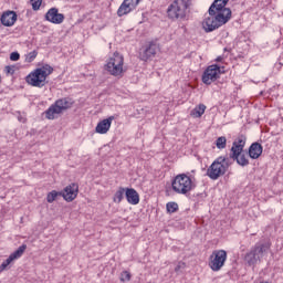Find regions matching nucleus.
I'll return each mask as SVG.
<instances>
[{
  "mask_svg": "<svg viewBox=\"0 0 283 283\" xmlns=\"http://www.w3.org/2000/svg\"><path fill=\"white\" fill-rule=\"evenodd\" d=\"M227 3L229 0H214L209 10L208 14L203 22L202 28L205 32H213L218 30V28H222V25H227L229 21H231L232 11L227 8Z\"/></svg>",
  "mask_w": 283,
  "mask_h": 283,
  "instance_id": "f257e3e1",
  "label": "nucleus"
},
{
  "mask_svg": "<svg viewBox=\"0 0 283 283\" xmlns=\"http://www.w3.org/2000/svg\"><path fill=\"white\" fill-rule=\"evenodd\" d=\"M192 1L193 0H174L167 9L168 18L172 21H185L187 14L191 12V6H193Z\"/></svg>",
  "mask_w": 283,
  "mask_h": 283,
  "instance_id": "f03ea898",
  "label": "nucleus"
},
{
  "mask_svg": "<svg viewBox=\"0 0 283 283\" xmlns=\"http://www.w3.org/2000/svg\"><path fill=\"white\" fill-rule=\"evenodd\" d=\"M172 191L180 196H189L196 189V182L190 172L179 174L171 181Z\"/></svg>",
  "mask_w": 283,
  "mask_h": 283,
  "instance_id": "7ed1b4c3",
  "label": "nucleus"
},
{
  "mask_svg": "<svg viewBox=\"0 0 283 283\" xmlns=\"http://www.w3.org/2000/svg\"><path fill=\"white\" fill-rule=\"evenodd\" d=\"M231 167V159L229 157L220 156L209 166L207 169V176L210 180H218V178L224 176Z\"/></svg>",
  "mask_w": 283,
  "mask_h": 283,
  "instance_id": "20e7f679",
  "label": "nucleus"
},
{
  "mask_svg": "<svg viewBox=\"0 0 283 283\" xmlns=\"http://www.w3.org/2000/svg\"><path fill=\"white\" fill-rule=\"evenodd\" d=\"M54 72V69L50 64H45L42 67L36 69L34 72L27 76V83L32 87H43L46 78Z\"/></svg>",
  "mask_w": 283,
  "mask_h": 283,
  "instance_id": "39448f33",
  "label": "nucleus"
},
{
  "mask_svg": "<svg viewBox=\"0 0 283 283\" xmlns=\"http://www.w3.org/2000/svg\"><path fill=\"white\" fill-rule=\"evenodd\" d=\"M271 245L269 243H255L254 247L244 255V262L248 266H255L258 262L264 258L265 253H269Z\"/></svg>",
  "mask_w": 283,
  "mask_h": 283,
  "instance_id": "423d86ee",
  "label": "nucleus"
},
{
  "mask_svg": "<svg viewBox=\"0 0 283 283\" xmlns=\"http://www.w3.org/2000/svg\"><path fill=\"white\" fill-rule=\"evenodd\" d=\"M72 105H74V101L72 98H60L49 107V109L45 112V116L49 120H54L56 118L55 114H62L65 112V109H70Z\"/></svg>",
  "mask_w": 283,
  "mask_h": 283,
  "instance_id": "0eeeda50",
  "label": "nucleus"
},
{
  "mask_svg": "<svg viewBox=\"0 0 283 283\" xmlns=\"http://www.w3.org/2000/svg\"><path fill=\"white\" fill-rule=\"evenodd\" d=\"M125 64V59L118 52H115L112 57H109L107 64L105 65L106 72L111 73L112 76H123L125 70L123 65Z\"/></svg>",
  "mask_w": 283,
  "mask_h": 283,
  "instance_id": "6e6552de",
  "label": "nucleus"
},
{
  "mask_svg": "<svg viewBox=\"0 0 283 283\" xmlns=\"http://www.w3.org/2000/svg\"><path fill=\"white\" fill-rule=\"evenodd\" d=\"M227 262V251L214 250L209 258V266L211 271H220L224 263Z\"/></svg>",
  "mask_w": 283,
  "mask_h": 283,
  "instance_id": "1a4fd4ad",
  "label": "nucleus"
},
{
  "mask_svg": "<svg viewBox=\"0 0 283 283\" xmlns=\"http://www.w3.org/2000/svg\"><path fill=\"white\" fill-rule=\"evenodd\" d=\"M221 72L222 69L218 64H212L208 66L202 74V83H205V85H211V83H216V81L220 78Z\"/></svg>",
  "mask_w": 283,
  "mask_h": 283,
  "instance_id": "9d476101",
  "label": "nucleus"
},
{
  "mask_svg": "<svg viewBox=\"0 0 283 283\" xmlns=\"http://www.w3.org/2000/svg\"><path fill=\"white\" fill-rule=\"evenodd\" d=\"M25 249H28V245L22 244L13 253H11L9 258L1 263L0 273H2V271H6V269H8V266H10L12 262H14V260H19V258H21L23 253H25Z\"/></svg>",
  "mask_w": 283,
  "mask_h": 283,
  "instance_id": "9b49d317",
  "label": "nucleus"
},
{
  "mask_svg": "<svg viewBox=\"0 0 283 283\" xmlns=\"http://www.w3.org/2000/svg\"><path fill=\"white\" fill-rule=\"evenodd\" d=\"M158 52V44L149 42L142 51L139 52L140 61H150L154 59Z\"/></svg>",
  "mask_w": 283,
  "mask_h": 283,
  "instance_id": "f8f14e48",
  "label": "nucleus"
},
{
  "mask_svg": "<svg viewBox=\"0 0 283 283\" xmlns=\"http://www.w3.org/2000/svg\"><path fill=\"white\" fill-rule=\"evenodd\" d=\"M60 193H62V198H64L66 202H73L78 196V185L71 184L64 188V191H60Z\"/></svg>",
  "mask_w": 283,
  "mask_h": 283,
  "instance_id": "ddd939ff",
  "label": "nucleus"
},
{
  "mask_svg": "<svg viewBox=\"0 0 283 283\" xmlns=\"http://www.w3.org/2000/svg\"><path fill=\"white\" fill-rule=\"evenodd\" d=\"M45 20L49 21L50 23H54L55 25H61V23L65 21V15L63 13H59V9L51 8L45 13Z\"/></svg>",
  "mask_w": 283,
  "mask_h": 283,
  "instance_id": "4468645a",
  "label": "nucleus"
},
{
  "mask_svg": "<svg viewBox=\"0 0 283 283\" xmlns=\"http://www.w3.org/2000/svg\"><path fill=\"white\" fill-rule=\"evenodd\" d=\"M138 7V0H124L117 10L118 17H125V14H129L133 10H136Z\"/></svg>",
  "mask_w": 283,
  "mask_h": 283,
  "instance_id": "2eb2a0df",
  "label": "nucleus"
},
{
  "mask_svg": "<svg viewBox=\"0 0 283 283\" xmlns=\"http://www.w3.org/2000/svg\"><path fill=\"white\" fill-rule=\"evenodd\" d=\"M17 12L8 10L2 13L0 21L4 25V28H12V25L17 23Z\"/></svg>",
  "mask_w": 283,
  "mask_h": 283,
  "instance_id": "dca6fc26",
  "label": "nucleus"
},
{
  "mask_svg": "<svg viewBox=\"0 0 283 283\" xmlns=\"http://www.w3.org/2000/svg\"><path fill=\"white\" fill-rule=\"evenodd\" d=\"M244 145H247V138L239 137L235 139L232 144L231 151L232 154L230 156L238 157L239 154H242L244 151Z\"/></svg>",
  "mask_w": 283,
  "mask_h": 283,
  "instance_id": "f3484780",
  "label": "nucleus"
},
{
  "mask_svg": "<svg viewBox=\"0 0 283 283\" xmlns=\"http://www.w3.org/2000/svg\"><path fill=\"white\" fill-rule=\"evenodd\" d=\"M112 120H114V116H109L106 119L101 120L95 127L96 134H107L112 127Z\"/></svg>",
  "mask_w": 283,
  "mask_h": 283,
  "instance_id": "a211bd4d",
  "label": "nucleus"
},
{
  "mask_svg": "<svg viewBox=\"0 0 283 283\" xmlns=\"http://www.w3.org/2000/svg\"><path fill=\"white\" fill-rule=\"evenodd\" d=\"M262 151H264L262 144L258 142L252 143L249 147V157L252 158V160H258V158L262 156Z\"/></svg>",
  "mask_w": 283,
  "mask_h": 283,
  "instance_id": "6ab92c4d",
  "label": "nucleus"
},
{
  "mask_svg": "<svg viewBox=\"0 0 283 283\" xmlns=\"http://www.w3.org/2000/svg\"><path fill=\"white\" fill-rule=\"evenodd\" d=\"M125 197L129 205H138L140 202V196L134 188H127Z\"/></svg>",
  "mask_w": 283,
  "mask_h": 283,
  "instance_id": "aec40b11",
  "label": "nucleus"
},
{
  "mask_svg": "<svg viewBox=\"0 0 283 283\" xmlns=\"http://www.w3.org/2000/svg\"><path fill=\"white\" fill-rule=\"evenodd\" d=\"M230 158H232V160H235L238 165H240V167H248L249 165V158H247L245 154L240 153L239 155L235 156H230Z\"/></svg>",
  "mask_w": 283,
  "mask_h": 283,
  "instance_id": "412c9836",
  "label": "nucleus"
},
{
  "mask_svg": "<svg viewBox=\"0 0 283 283\" xmlns=\"http://www.w3.org/2000/svg\"><path fill=\"white\" fill-rule=\"evenodd\" d=\"M206 109H207V106L205 104H199L191 112V116H195V118H200L202 114H205Z\"/></svg>",
  "mask_w": 283,
  "mask_h": 283,
  "instance_id": "4be33fe9",
  "label": "nucleus"
},
{
  "mask_svg": "<svg viewBox=\"0 0 283 283\" xmlns=\"http://www.w3.org/2000/svg\"><path fill=\"white\" fill-rule=\"evenodd\" d=\"M126 190L125 188H119L114 195V202L120 203L123 202V198H125Z\"/></svg>",
  "mask_w": 283,
  "mask_h": 283,
  "instance_id": "5701e85b",
  "label": "nucleus"
},
{
  "mask_svg": "<svg viewBox=\"0 0 283 283\" xmlns=\"http://www.w3.org/2000/svg\"><path fill=\"white\" fill-rule=\"evenodd\" d=\"M59 196H62L61 191L53 190V191L49 192L46 196V202L52 205V202H54V200H56V198H59Z\"/></svg>",
  "mask_w": 283,
  "mask_h": 283,
  "instance_id": "b1692460",
  "label": "nucleus"
},
{
  "mask_svg": "<svg viewBox=\"0 0 283 283\" xmlns=\"http://www.w3.org/2000/svg\"><path fill=\"white\" fill-rule=\"evenodd\" d=\"M217 149H227V137L221 136L216 140Z\"/></svg>",
  "mask_w": 283,
  "mask_h": 283,
  "instance_id": "393cba45",
  "label": "nucleus"
},
{
  "mask_svg": "<svg viewBox=\"0 0 283 283\" xmlns=\"http://www.w3.org/2000/svg\"><path fill=\"white\" fill-rule=\"evenodd\" d=\"M120 282H130L132 273L127 270L123 271L119 276Z\"/></svg>",
  "mask_w": 283,
  "mask_h": 283,
  "instance_id": "a878e982",
  "label": "nucleus"
},
{
  "mask_svg": "<svg viewBox=\"0 0 283 283\" xmlns=\"http://www.w3.org/2000/svg\"><path fill=\"white\" fill-rule=\"evenodd\" d=\"M166 209H167L168 213H176V211H178V205L174 201L168 202L166 205Z\"/></svg>",
  "mask_w": 283,
  "mask_h": 283,
  "instance_id": "bb28decb",
  "label": "nucleus"
},
{
  "mask_svg": "<svg viewBox=\"0 0 283 283\" xmlns=\"http://www.w3.org/2000/svg\"><path fill=\"white\" fill-rule=\"evenodd\" d=\"M185 269H187V263L179 261L175 268V273H177V275H180V273H182Z\"/></svg>",
  "mask_w": 283,
  "mask_h": 283,
  "instance_id": "cd10ccee",
  "label": "nucleus"
},
{
  "mask_svg": "<svg viewBox=\"0 0 283 283\" xmlns=\"http://www.w3.org/2000/svg\"><path fill=\"white\" fill-rule=\"evenodd\" d=\"M36 56H39V52H36V50L30 52L25 57L27 63H32Z\"/></svg>",
  "mask_w": 283,
  "mask_h": 283,
  "instance_id": "c85d7f7f",
  "label": "nucleus"
},
{
  "mask_svg": "<svg viewBox=\"0 0 283 283\" xmlns=\"http://www.w3.org/2000/svg\"><path fill=\"white\" fill-rule=\"evenodd\" d=\"M30 2L33 10H39L43 3V0H30Z\"/></svg>",
  "mask_w": 283,
  "mask_h": 283,
  "instance_id": "c756f323",
  "label": "nucleus"
},
{
  "mask_svg": "<svg viewBox=\"0 0 283 283\" xmlns=\"http://www.w3.org/2000/svg\"><path fill=\"white\" fill-rule=\"evenodd\" d=\"M19 59H21V54H19V52H12L10 54V61H19Z\"/></svg>",
  "mask_w": 283,
  "mask_h": 283,
  "instance_id": "7c9ffc66",
  "label": "nucleus"
},
{
  "mask_svg": "<svg viewBox=\"0 0 283 283\" xmlns=\"http://www.w3.org/2000/svg\"><path fill=\"white\" fill-rule=\"evenodd\" d=\"M7 74H14V66H6Z\"/></svg>",
  "mask_w": 283,
  "mask_h": 283,
  "instance_id": "2f4dec72",
  "label": "nucleus"
},
{
  "mask_svg": "<svg viewBox=\"0 0 283 283\" xmlns=\"http://www.w3.org/2000/svg\"><path fill=\"white\" fill-rule=\"evenodd\" d=\"M216 61H217V63H220V62L222 61V56H218V57L216 59Z\"/></svg>",
  "mask_w": 283,
  "mask_h": 283,
  "instance_id": "473e14b6",
  "label": "nucleus"
},
{
  "mask_svg": "<svg viewBox=\"0 0 283 283\" xmlns=\"http://www.w3.org/2000/svg\"><path fill=\"white\" fill-rule=\"evenodd\" d=\"M138 3H140V0H137V6H138Z\"/></svg>",
  "mask_w": 283,
  "mask_h": 283,
  "instance_id": "72a5a7b5",
  "label": "nucleus"
}]
</instances>
